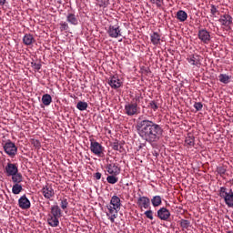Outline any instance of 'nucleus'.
I'll use <instances>...</instances> for the list:
<instances>
[{
	"instance_id": "nucleus-28",
	"label": "nucleus",
	"mask_w": 233,
	"mask_h": 233,
	"mask_svg": "<svg viewBox=\"0 0 233 233\" xmlns=\"http://www.w3.org/2000/svg\"><path fill=\"white\" fill-rule=\"evenodd\" d=\"M11 176H12L13 183L19 184V183L23 182V175H21V173H19V171L17 173H15V175H11Z\"/></svg>"
},
{
	"instance_id": "nucleus-25",
	"label": "nucleus",
	"mask_w": 233,
	"mask_h": 233,
	"mask_svg": "<svg viewBox=\"0 0 233 233\" xmlns=\"http://www.w3.org/2000/svg\"><path fill=\"white\" fill-rule=\"evenodd\" d=\"M187 18L188 15L187 14V12L183 10H179L178 12H177V19L180 21V23H185Z\"/></svg>"
},
{
	"instance_id": "nucleus-13",
	"label": "nucleus",
	"mask_w": 233,
	"mask_h": 233,
	"mask_svg": "<svg viewBox=\"0 0 233 233\" xmlns=\"http://www.w3.org/2000/svg\"><path fill=\"white\" fill-rule=\"evenodd\" d=\"M106 168L111 176H119V174H121V168L117 167V164L116 163L107 164Z\"/></svg>"
},
{
	"instance_id": "nucleus-24",
	"label": "nucleus",
	"mask_w": 233,
	"mask_h": 233,
	"mask_svg": "<svg viewBox=\"0 0 233 233\" xmlns=\"http://www.w3.org/2000/svg\"><path fill=\"white\" fill-rule=\"evenodd\" d=\"M151 205L156 208L157 207H161L162 203H163V200L161 198V196L159 195H157V196H154L152 198H151Z\"/></svg>"
},
{
	"instance_id": "nucleus-17",
	"label": "nucleus",
	"mask_w": 233,
	"mask_h": 233,
	"mask_svg": "<svg viewBox=\"0 0 233 233\" xmlns=\"http://www.w3.org/2000/svg\"><path fill=\"white\" fill-rule=\"evenodd\" d=\"M187 63L194 66H199L201 65V56L199 55H191L187 57Z\"/></svg>"
},
{
	"instance_id": "nucleus-49",
	"label": "nucleus",
	"mask_w": 233,
	"mask_h": 233,
	"mask_svg": "<svg viewBox=\"0 0 233 233\" xmlns=\"http://www.w3.org/2000/svg\"><path fill=\"white\" fill-rule=\"evenodd\" d=\"M176 233H177V232H176Z\"/></svg>"
},
{
	"instance_id": "nucleus-29",
	"label": "nucleus",
	"mask_w": 233,
	"mask_h": 233,
	"mask_svg": "<svg viewBox=\"0 0 233 233\" xmlns=\"http://www.w3.org/2000/svg\"><path fill=\"white\" fill-rule=\"evenodd\" d=\"M66 21L68 23H70V25H78V21H77V18L76 17V15L74 14H69L66 17Z\"/></svg>"
},
{
	"instance_id": "nucleus-23",
	"label": "nucleus",
	"mask_w": 233,
	"mask_h": 233,
	"mask_svg": "<svg viewBox=\"0 0 233 233\" xmlns=\"http://www.w3.org/2000/svg\"><path fill=\"white\" fill-rule=\"evenodd\" d=\"M47 223L50 227H59V218L57 217L47 215Z\"/></svg>"
},
{
	"instance_id": "nucleus-15",
	"label": "nucleus",
	"mask_w": 233,
	"mask_h": 233,
	"mask_svg": "<svg viewBox=\"0 0 233 233\" xmlns=\"http://www.w3.org/2000/svg\"><path fill=\"white\" fill-rule=\"evenodd\" d=\"M30 200L26 198V195L22 196L18 199V207L22 208V210H27V208H30Z\"/></svg>"
},
{
	"instance_id": "nucleus-46",
	"label": "nucleus",
	"mask_w": 233,
	"mask_h": 233,
	"mask_svg": "<svg viewBox=\"0 0 233 233\" xmlns=\"http://www.w3.org/2000/svg\"><path fill=\"white\" fill-rule=\"evenodd\" d=\"M94 177H96V179H101V173L96 172L94 176Z\"/></svg>"
},
{
	"instance_id": "nucleus-47",
	"label": "nucleus",
	"mask_w": 233,
	"mask_h": 233,
	"mask_svg": "<svg viewBox=\"0 0 233 233\" xmlns=\"http://www.w3.org/2000/svg\"><path fill=\"white\" fill-rule=\"evenodd\" d=\"M6 0H0V6H5Z\"/></svg>"
},
{
	"instance_id": "nucleus-10",
	"label": "nucleus",
	"mask_w": 233,
	"mask_h": 233,
	"mask_svg": "<svg viewBox=\"0 0 233 233\" xmlns=\"http://www.w3.org/2000/svg\"><path fill=\"white\" fill-rule=\"evenodd\" d=\"M137 205L138 208H150V198L148 197L139 195Z\"/></svg>"
},
{
	"instance_id": "nucleus-8",
	"label": "nucleus",
	"mask_w": 233,
	"mask_h": 233,
	"mask_svg": "<svg viewBox=\"0 0 233 233\" xmlns=\"http://www.w3.org/2000/svg\"><path fill=\"white\" fill-rule=\"evenodd\" d=\"M107 34L109 37H112L113 39H117V37H121V35H123L121 34V27L117 25H109Z\"/></svg>"
},
{
	"instance_id": "nucleus-21",
	"label": "nucleus",
	"mask_w": 233,
	"mask_h": 233,
	"mask_svg": "<svg viewBox=\"0 0 233 233\" xmlns=\"http://www.w3.org/2000/svg\"><path fill=\"white\" fill-rule=\"evenodd\" d=\"M111 207L115 208H118V210H121V198L117 196H113L110 200V205Z\"/></svg>"
},
{
	"instance_id": "nucleus-6",
	"label": "nucleus",
	"mask_w": 233,
	"mask_h": 233,
	"mask_svg": "<svg viewBox=\"0 0 233 233\" xmlns=\"http://www.w3.org/2000/svg\"><path fill=\"white\" fill-rule=\"evenodd\" d=\"M125 114L129 116H137L139 114V107L132 102L127 103L125 105Z\"/></svg>"
},
{
	"instance_id": "nucleus-16",
	"label": "nucleus",
	"mask_w": 233,
	"mask_h": 233,
	"mask_svg": "<svg viewBox=\"0 0 233 233\" xmlns=\"http://www.w3.org/2000/svg\"><path fill=\"white\" fill-rule=\"evenodd\" d=\"M108 85L111 86V88L116 90V88H121V85H123V83L119 77H117V76H113L109 78Z\"/></svg>"
},
{
	"instance_id": "nucleus-38",
	"label": "nucleus",
	"mask_w": 233,
	"mask_h": 233,
	"mask_svg": "<svg viewBox=\"0 0 233 233\" xmlns=\"http://www.w3.org/2000/svg\"><path fill=\"white\" fill-rule=\"evenodd\" d=\"M149 108H151V110H153L154 112H156L157 110V108H159V106L157 105V102L156 101H151L148 105Z\"/></svg>"
},
{
	"instance_id": "nucleus-32",
	"label": "nucleus",
	"mask_w": 233,
	"mask_h": 233,
	"mask_svg": "<svg viewBox=\"0 0 233 233\" xmlns=\"http://www.w3.org/2000/svg\"><path fill=\"white\" fill-rule=\"evenodd\" d=\"M113 150H116L118 152H123V145H121L118 141H115L111 144Z\"/></svg>"
},
{
	"instance_id": "nucleus-42",
	"label": "nucleus",
	"mask_w": 233,
	"mask_h": 233,
	"mask_svg": "<svg viewBox=\"0 0 233 233\" xmlns=\"http://www.w3.org/2000/svg\"><path fill=\"white\" fill-rule=\"evenodd\" d=\"M194 108H196L197 111L199 112L200 110H203V104L201 102H196L194 104Z\"/></svg>"
},
{
	"instance_id": "nucleus-19",
	"label": "nucleus",
	"mask_w": 233,
	"mask_h": 233,
	"mask_svg": "<svg viewBox=\"0 0 233 233\" xmlns=\"http://www.w3.org/2000/svg\"><path fill=\"white\" fill-rule=\"evenodd\" d=\"M63 214V211H61V208L59 206L55 205L51 207V212L48 214V216H52L53 218H61Z\"/></svg>"
},
{
	"instance_id": "nucleus-2",
	"label": "nucleus",
	"mask_w": 233,
	"mask_h": 233,
	"mask_svg": "<svg viewBox=\"0 0 233 233\" xmlns=\"http://www.w3.org/2000/svg\"><path fill=\"white\" fill-rule=\"evenodd\" d=\"M218 196L224 199V203L229 208H233V191L232 189L227 188V187H221L218 189Z\"/></svg>"
},
{
	"instance_id": "nucleus-27",
	"label": "nucleus",
	"mask_w": 233,
	"mask_h": 233,
	"mask_svg": "<svg viewBox=\"0 0 233 233\" xmlns=\"http://www.w3.org/2000/svg\"><path fill=\"white\" fill-rule=\"evenodd\" d=\"M42 103L45 105V106H50L52 104V96L48 94H45L42 96Z\"/></svg>"
},
{
	"instance_id": "nucleus-37",
	"label": "nucleus",
	"mask_w": 233,
	"mask_h": 233,
	"mask_svg": "<svg viewBox=\"0 0 233 233\" xmlns=\"http://www.w3.org/2000/svg\"><path fill=\"white\" fill-rule=\"evenodd\" d=\"M60 201L62 210H66V208H68V200L66 198H63Z\"/></svg>"
},
{
	"instance_id": "nucleus-36",
	"label": "nucleus",
	"mask_w": 233,
	"mask_h": 233,
	"mask_svg": "<svg viewBox=\"0 0 233 233\" xmlns=\"http://www.w3.org/2000/svg\"><path fill=\"white\" fill-rule=\"evenodd\" d=\"M180 227L183 228V229H186L188 228V227H190V222L187 219H181L180 220Z\"/></svg>"
},
{
	"instance_id": "nucleus-35",
	"label": "nucleus",
	"mask_w": 233,
	"mask_h": 233,
	"mask_svg": "<svg viewBox=\"0 0 233 233\" xmlns=\"http://www.w3.org/2000/svg\"><path fill=\"white\" fill-rule=\"evenodd\" d=\"M23 191V186L19 185V184H15L12 187V192L13 194H21V192Z\"/></svg>"
},
{
	"instance_id": "nucleus-4",
	"label": "nucleus",
	"mask_w": 233,
	"mask_h": 233,
	"mask_svg": "<svg viewBox=\"0 0 233 233\" xmlns=\"http://www.w3.org/2000/svg\"><path fill=\"white\" fill-rule=\"evenodd\" d=\"M4 152L9 156V157H15L17 155V146H15V143L12 142V140H7L3 145Z\"/></svg>"
},
{
	"instance_id": "nucleus-1",
	"label": "nucleus",
	"mask_w": 233,
	"mask_h": 233,
	"mask_svg": "<svg viewBox=\"0 0 233 233\" xmlns=\"http://www.w3.org/2000/svg\"><path fill=\"white\" fill-rule=\"evenodd\" d=\"M138 136L149 145L158 143L163 136V127L152 120L144 118L139 120L136 126Z\"/></svg>"
},
{
	"instance_id": "nucleus-45",
	"label": "nucleus",
	"mask_w": 233,
	"mask_h": 233,
	"mask_svg": "<svg viewBox=\"0 0 233 233\" xmlns=\"http://www.w3.org/2000/svg\"><path fill=\"white\" fill-rule=\"evenodd\" d=\"M32 145L34 147H35L36 148H40L41 147V142H39V140H33Z\"/></svg>"
},
{
	"instance_id": "nucleus-44",
	"label": "nucleus",
	"mask_w": 233,
	"mask_h": 233,
	"mask_svg": "<svg viewBox=\"0 0 233 233\" xmlns=\"http://www.w3.org/2000/svg\"><path fill=\"white\" fill-rule=\"evenodd\" d=\"M210 12H211L212 15H216V14L219 13V11L218 10V7H216V5H211Z\"/></svg>"
},
{
	"instance_id": "nucleus-48",
	"label": "nucleus",
	"mask_w": 233,
	"mask_h": 233,
	"mask_svg": "<svg viewBox=\"0 0 233 233\" xmlns=\"http://www.w3.org/2000/svg\"><path fill=\"white\" fill-rule=\"evenodd\" d=\"M227 233H233V231H228Z\"/></svg>"
},
{
	"instance_id": "nucleus-9",
	"label": "nucleus",
	"mask_w": 233,
	"mask_h": 233,
	"mask_svg": "<svg viewBox=\"0 0 233 233\" xmlns=\"http://www.w3.org/2000/svg\"><path fill=\"white\" fill-rule=\"evenodd\" d=\"M198 39L201 40V43H204V45H208L211 41L210 37V32H208L207 29L203 28L200 29L198 33Z\"/></svg>"
},
{
	"instance_id": "nucleus-41",
	"label": "nucleus",
	"mask_w": 233,
	"mask_h": 233,
	"mask_svg": "<svg viewBox=\"0 0 233 233\" xmlns=\"http://www.w3.org/2000/svg\"><path fill=\"white\" fill-rule=\"evenodd\" d=\"M68 24L66 23V22H62L61 24H60V30H61V32H65V31H66V30H68Z\"/></svg>"
},
{
	"instance_id": "nucleus-43",
	"label": "nucleus",
	"mask_w": 233,
	"mask_h": 233,
	"mask_svg": "<svg viewBox=\"0 0 233 233\" xmlns=\"http://www.w3.org/2000/svg\"><path fill=\"white\" fill-rule=\"evenodd\" d=\"M31 66L32 68H34L35 70L39 71V69L41 68V63H36V62H32L31 63Z\"/></svg>"
},
{
	"instance_id": "nucleus-20",
	"label": "nucleus",
	"mask_w": 233,
	"mask_h": 233,
	"mask_svg": "<svg viewBox=\"0 0 233 233\" xmlns=\"http://www.w3.org/2000/svg\"><path fill=\"white\" fill-rule=\"evenodd\" d=\"M150 41L152 45L157 46V45H161V35L157 32H154L150 35Z\"/></svg>"
},
{
	"instance_id": "nucleus-18",
	"label": "nucleus",
	"mask_w": 233,
	"mask_h": 233,
	"mask_svg": "<svg viewBox=\"0 0 233 233\" xmlns=\"http://www.w3.org/2000/svg\"><path fill=\"white\" fill-rule=\"evenodd\" d=\"M23 43L24 45H25V46H31V45H34V43H35V38L34 37V35L25 34L23 37Z\"/></svg>"
},
{
	"instance_id": "nucleus-14",
	"label": "nucleus",
	"mask_w": 233,
	"mask_h": 233,
	"mask_svg": "<svg viewBox=\"0 0 233 233\" xmlns=\"http://www.w3.org/2000/svg\"><path fill=\"white\" fill-rule=\"evenodd\" d=\"M157 218L162 221H168L170 219V211L167 208H161L157 210Z\"/></svg>"
},
{
	"instance_id": "nucleus-30",
	"label": "nucleus",
	"mask_w": 233,
	"mask_h": 233,
	"mask_svg": "<svg viewBox=\"0 0 233 233\" xmlns=\"http://www.w3.org/2000/svg\"><path fill=\"white\" fill-rule=\"evenodd\" d=\"M148 3H150V5H155L157 8H162L163 5H165V0H148Z\"/></svg>"
},
{
	"instance_id": "nucleus-31",
	"label": "nucleus",
	"mask_w": 233,
	"mask_h": 233,
	"mask_svg": "<svg viewBox=\"0 0 233 233\" xmlns=\"http://www.w3.org/2000/svg\"><path fill=\"white\" fill-rule=\"evenodd\" d=\"M142 101H143V96H141V94H137L132 99L131 103H133V105H136L137 106H138V105H140Z\"/></svg>"
},
{
	"instance_id": "nucleus-26",
	"label": "nucleus",
	"mask_w": 233,
	"mask_h": 233,
	"mask_svg": "<svg viewBox=\"0 0 233 233\" xmlns=\"http://www.w3.org/2000/svg\"><path fill=\"white\" fill-rule=\"evenodd\" d=\"M232 76L227 75V74H220L218 76V81H220V83H223L224 85H228V83H230V79Z\"/></svg>"
},
{
	"instance_id": "nucleus-40",
	"label": "nucleus",
	"mask_w": 233,
	"mask_h": 233,
	"mask_svg": "<svg viewBox=\"0 0 233 233\" xmlns=\"http://www.w3.org/2000/svg\"><path fill=\"white\" fill-rule=\"evenodd\" d=\"M217 172H218V174H219V176H225V173L227 172V167H217Z\"/></svg>"
},
{
	"instance_id": "nucleus-7",
	"label": "nucleus",
	"mask_w": 233,
	"mask_h": 233,
	"mask_svg": "<svg viewBox=\"0 0 233 233\" xmlns=\"http://www.w3.org/2000/svg\"><path fill=\"white\" fill-rule=\"evenodd\" d=\"M107 211L106 212V217L108 218L111 223H116V219L118 216L119 209L112 206H106Z\"/></svg>"
},
{
	"instance_id": "nucleus-33",
	"label": "nucleus",
	"mask_w": 233,
	"mask_h": 233,
	"mask_svg": "<svg viewBox=\"0 0 233 233\" xmlns=\"http://www.w3.org/2000/svg\"><path fill=\"white\" fill-rule=\"evenodd\" d=\"M76 108L83 112L88 108V104L86 102L79 101L76 105Z\"/></svg>"
},
{
	"instance_id": "nucleus-22",
	"label": "nucleus",
	"mask_w": 233,
	"mask_h": 233,
	"mask_svg": "<svg viewBox=\"0 0 233 233\" xmlns=\"http://www.w3.org/2000/svg\"><path fill=\"white\" fill-rule=\"evenodd\" d=\"M186 147H192L196 145V137L192 134H188L185 139Z\"/></svg>"
},
{
	"instance_id": "nucleus-12",
	"label": "nucleus",
	"mask_w": 233,
	"mask_h": 233,
	"mask_svg": "<svg viewBox=\"0 0 233 233\" xmlns=\"http://www.w3.org/2000/svg\"><path fill=\"white\" fill-rule=\"evenodd\" d=\"M5 172L6 174V176L8 177H10V176H15V174H17L19 172V168L17 167L16 164L14 163H7L5 168Z\"/></svg>"
},
{
	"instance_id": "nucleus-11",
	"label": "nucleus",
	"mask_w": 233,
	"mask_h": 233,
	"mask_svg": "<svg viewBox=\"0 0 233 233\" xmlns=\"http://www.w3.org/2000/svg\"><path fill=\"white\" fill-rule=\"evenodd\" d=\"M42 194L46 199H52L54 196H56V192H54V188L50 184H46L42 188Z\"/></svg>"
},
{
	"instance_id": "nucleus-3",
	"label": "nucleus",
	"mask_w": 233,
	"mask_h": 233,
	"mask_svg": "<svg viewBox=\"0 0 233 233\" xmlns=\"http://www.w3.org/2000/svg\"><path fill=\"white\" fill-rule=\"evenodd\" d=\"M90 150L95 156L105 157V147L94 139L90 140Z\"/></svg>"
},
{
	"instance_id": "nucleus-5",
	"label": "nucleus",
	"mask_w": 233,
	"mask_h": 233,
	"mask_svg": "<svg viewBox=\"0 0 233 233\" xmlns=\"http://www.w3.org/2000/svg\"><path fill=\"white\" fill-rule=\"evenodd\" d=\"M218 22L224 26L225 30H232V16L230 15L225 14L221 15Z\"/></svg>"
},
{
	"instance_id": "nucleus-34",
	"label": "nucleus",
	"mask_w": 233,
	"mask_h": 233,
	"mask_svg": "<svg viewBox=\"0 0 233 233\" xmlns=\"http://www.w3.org/2000/svg\"><path fill=\"white\" fill-rule=\"evenodd\" d=\"M106 181L110 185H116V183H117V181H119V178L116 177V175H111V176H107Z\"/></svg>"
},
{
	"instance_id": "nucleus-39",
	"label": "nucleus",
	"mask_w": 233,
	"mask_h": 233,
	"mask_svg": "<svg viewBox=\"0 0 233 233\" xmlns=\"http://www.w3.org/2000/svg\"><path fill=\"white\" fill-rule=\"evenodd\" d=\"M144 215L147 219H150L151 221L154 219V211L151 209L145 211Z\"/></svg>"
}]
</instances>
